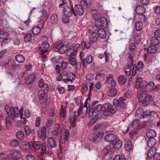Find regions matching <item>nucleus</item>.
Masks as SVG:
<instances>
[{"mask_svg":"<svg viewBox=\"0 0 160 160\" xmlns=\"http://www.w3.org/2000/svg\"><path fill=\"white\" fill-rule=\"evenodd\" d=\"M35 126L36 127H40L41 122V119L40 117H37L35 119Z\"/></svg>","mask_w":160,"mask_h":160,"instance_id":"nucleus-61","label":"nucleus"},{"mask_svg":"<svg viewBox=\"0 0 160 160\" xmlns=\"http://www.w3.org/2000/svg\"><path fill=\"white\" fill-rule=\"evenodd\" d=\"M157 87V85L155 87L154 83L153 82L151 81L148 84L146 83L145 89L151 92Z\"/></svg>","mask_w":160,"mask_h":160,"instance_id":"nucleus-19","label":"nucleus"},{"mask_svg":"<svg viewBox=\"0 0 160 160\" xmlns=\"http://www.w3.org/2000/svg\"><path fill=\"white\" fill-rule=\"evenodd\" d=\"M95 25L97 27H102L107 23L106 19L103 17L96 20Z\"/></svg>","mask_w":160,"mask_h":160,"instance_id":"nucleus-11","label":"nucleus"},{"mask_svg":"<svg viewBox=\"0 0 160 160\" xmlns=\"http://www.w3.org/2000/svg\"><path fill=\"white\" fill-rule=\"evenodd\" d=\"M143 67V62L141 61L138 62L137 65H136L135 64H134L132 70V76H134L136 74V71H134V68H135L136 70H137L139 72H140L142 71Z\"/></svg>","mask_w":160,"mask_h":160,"instance_id":"nucleus-9","label":"nucleus"},{"mask_svg":"<svg viewBox=\"0 0 160 160\" xmlns=\"http://www.w3.org/2000/svg\"><path fill=\"white\" fill-rule=\"evenodd\" d=\"M39 87L41 88H43L42 89L45 90L46 92H48L49 88L48 85L44 83L43 80L41 79H40L38 83Z\"/></svg>","mask_w":160,"mask_h":160,"instance_id":"nucleus-21","label":"nucleus"},{"mask_svg":"<svg viewBox=\"0 0 160 160\" xmlns=\"http://www.w3.org/2000/svg\"><path fill=\"white\" fill-rule=\"evenodd\" d=\"M157 133L155 131L152 129H149L146 132V135L148 138H153L156 136Z\"/></svg>","mask_w":160,"mask_h":160,"instance_id":"nucleus-26","label":"nucleus"},{"mask_svg":"<svg viewBox=\"0 0 160 160\" xmlns=\"http://www.w3.org/2000/svg\"><path fill=\"white\" fill-rule=\"evenodd\" d=\"M118 81L120 84L123 85L126 83L127 79L124 76L120 75L118 78Z\"/></svg>","mask_w":160,"mask_h":160,"instance_id":"nucleus-30","label":"nucleus"},{"mask_svg":"<svg viewBox=\"0 0 160 160\" xmlns=\"http://www.w3.org/2000/svg\"><path fill=\"white\" fill-rule=\"evenodd\" d=\"M142 21H138L135 23V27L136 30L138 31L141 30L142 27Z\"/></svg>","mask_w":160,"mask_h":160,"instance_id":"nucleus-45","label":"nucleus"},{"mask_svg":"<svg viewBox=\"0 0 160 160\" xmlns=\"http://www.w3.org/2000/svg\"><path fill=\"white\" fill-rule=\"evenodd\" d=\"M86 82L87 81L91 82H90V85H89V92L91 93V91L93 90L94 87L93 86L94 85V83L92 81L93 79V76L90 73H88L86 75Z\"/></svg>","mask_w":160,"mask_h":160,"instance_id":"nucleus-12","label":"nucleus"},{"mask_svg":"<svg viewBox=\"0 0 160 160\" xmlns=\"http://www.w3.org/2000/svg\"><path fill=\"white\" fill-rule=\"evenodd\" d=\"M76 111H74L70 112V120H76L77 115Z\"/></svg>","mask_w":160,"mask_h":160,"instance_id":"nucleus-62","label":"nucleus"},{"mask_svg":"<svg viewBox=\"0 0 160 160\" xmlns=\"http://www.w3.org/2000/svg\"><path fill=\"white\" fill-rule=\"evenodd\" d=\"M24 129L26 136L31 135L33 136V137H34V131L33 129H31L29 125H25L24 126Z\"/></svg>","mask_w":160,"mask_h":160,"instance_id":"nucleus-18","label":"nucleus"},{"mask_svg":"<svg viewBox=\"0 0 160 160\" xmlns=\"http://www.w3.org/2000/svg\"><path fill=\"white\" fill-rule=\"evenodd\" d=\"M19 143V142L18 140L14 139L9 143V145L12 147H16L18 145Z\"/></svg>","mask_w":160,"mask_h":160,"instance_id":"nucleus-51","label":"nucleus"},{"mask_svg":"<svg viewBox=\"0 0 160 160\" xmlns=\"http://www.w3.org/2000/svg\"><path fill=\"white\" fill-rule=\"evenodd\" d=\"M14 62V61L12 59H8V65L10 69H12L14 65L15 64Z\"/></svg>","mask_w":160,"mask_h":160,"instance_id":"nucleus-56","label":"nucleus"},{"mask_svg":"<svg viewBox=\"0 0 160 160\" xmlns=\"http://www.w3.org/2000/svg\"><path fill=\"white\" fill-rule=\"evenodd\" d=\"M145 11V8L142 5H138L136 8V12L138 15L142 14Z\"/></svg>","mask_w":160,"mask_h":160,"instance_id":"nucleus-24","label":"nucleus"},{"mask_svg":"<svg viewBox=\"0 0 160 160\" xmlns=\"http://www.w3.org/2000/svg\"><path fill=\"white\" fill-rule=\"evenodd\" d=\"M5 109L8 116H10L12 120H14L15 118H18L20 115L19 112V109L16 107H9L8 105L5 106Z\"/></svg>","mask_w":160,"mask_h":160,"instance_id":"nucleus-2","label":"nucleus"},{"mask_svg":"<svg viewBox=\"0 0 160 160\" xmlns=\"http://www.w3.org/2000/svg\"><path fill=\"white\" fill-rule=\"evenodd\" d=\"M156 140L153 138H149L148 141V145L150 148L152 147L156 143Z\"/></svg>","mask_w":160,"mask_h":160,"instance_id":"nucleus-37","label":"nucleus"},{"mask_svg":"<svg viewBox=\"0 0 160 160\" xmlns=\"http://www.w3.org/2000/svg\"><path fill=\"white\" fill-rule=\"evenodd\" d=\"M103 105L98 104L94 108H91L89 110V115L91 117L94 112L97 113L101 111H103Z\"/></svg>","mask_w":160,"mask_h":160,"instance_id":"nucleus-10","label":"nucleus"},{"mask_svg":"<svg viewBox=\"0 0 160 160\" xmlns=\"http://www.w3.org/2000/svg\"><path fill=\"white\" fill-rule=\"evenodd\" d=\"M144 111L142 108L138 109L135 113V115L137 116L139 118H143V117Z\"/></svg>","mask_w":160,"mask_h":160,"instance_id":"nucleus-44","label":"nucleus"},{"mask_svg":"<svg viewBox=\"0 0 160 160\" xmlns=\"http://www.w3.org/2000/svg\"><path fill=\"white\" fill-rule=\"evenodd\" d=\"M133 56L132 55L130 54L128 57L127 65L129 66H131L133 65Z\"/></svg>","mask_w":160,"mask_h":160,"instance_id":"nucleus-53","label":"nucleus"},{"mask_svg":"<svg viewBox=\"0 0 160 160\" xmlns=\"http://www.w3.org/2000/svg\"><path fill=\"white\" fill-rule=\"evenodd\" d=\"M24 39L26 42H33L35 40V37L29 32H27L24 35Z\"/></svg>","mask_w":160,"mask_h":160,"instance_id":"nucleus-15","label":"nucleus"},{"mask_svg":"<svg viewBox=\"0 0 160 160\" xmlns=\"http://www.w3.org/2000/svg\"><path fill=\"white\" fill-rule=\"evenodd\" d=\"M69 135V133L68 130L67 129L64 130V129H61V142L63 144H64L65 142L68 141Z\"/></svg>","mask_w":160,"mask_h":160,"instance_id":"nucleus-8","label":"nucleus"},{"mask_svg":"<svg viewBox=\"0 0 160 160\" xmlns=\"http://www.w3.org/2000/svg\"><path fill=\"white\" fill-rule=\"evenodd\" d=\"M100 134L98 132L97 133H91L88 136V138L91 141L94 142L97 141V140L99 137Z\"/></svg>","mask_w":160,"mask_h":160,"instance_id":"nucleus-25","label":"nucleus"},{"mask_svg":"<svg viewBox=\"0 0 160 160\" xmlns=\"http://www.w3.org/2000/svg\"><path fill=\"white\" fill-rule=\"evenodd\" d=\"M11 40V38L9 37L4 38L1 41V44L2 46H4L7 43H9Z\"/></svg>","mask_w":160,"mask_h":160,"instance_id":"nucleus-48","label":"nucleus"},{"mask_svg":"<svg viewBox=\"0 0 160 160\" xmlns=\"http://www.w3.org/2000/svg\"><path fill=\"white\" fill-rule=\"evenodd\" d=\"M74 8L76 12L78 15L81 16L83 14L84 10L82 6L79 4H76Z\"/></svg>","mask_w":160,"mask_h":160,"instance_id":"nucleus-16","label":"nucleus"},{"mask_svg":"<svg viewBox=\"0 0 160 160\" xmlns=\"http://www.w3.org/2000/svg\"><path fill=\"white\" fill-rule=\"evenodd\" d=\"M0 36L3 38V37H4V38L9 37V33L3 30H0Z\"/></svg>","mask_w":160,"mask_h":160,"instance_id":"nucleus-55","label":"nucleus"},{"mask_svg":"<svg viewBox=\"0 0 160 160\" xmlns=\"http://www.w3.org/2000/svg\"><path fill=\"white\" fill-rule=\"evenodd\" d=\"M58 61L60 63H61V68L62 70L65 69L68 66V62L66 61H63L62 58H60L58 59Z\"/></svg>","mask_w":160,"mask_h":160,"instance_id":"nucleus-38","label":"nucleus"},{"mask_svg":"<svg viewBox=\"0 0 160 160\" xmlns=\"http://www.w3.org/2000/svg\"><path fill=\"white\" fill-rule=\"evenodd\" d=\"M50 45L49 43L47 42H44L42 43V45L40 46V48L44 52H47L48 49Z\"/></svg>","mask_w":160,"mask_h":160,"instance_id":"nucleus-35","label":"nucleus"},{"mask_svg":"<svg viewBox=\"0 0 160 160\" xmlns=\"http://www.w3.org/2000/svg\"><path fill=\"white\" fill-rule=\"evenodd\" d=\"M61 143V142H60L59 147L60 148V151H59L60 152H58V156L59 160H63V155L62 152V147L63 146Z\"/></svg>","mask_w":160,"mask_h":160,"instance_id":"nucleus-46","label":"nucleus"},{"mask_svg":"<svg viewBox=\"0 0 160 160\" xmlns=\"http://www.w3.org/2000/svg\"><path fill=\"white\" fill-rule=\"evenodd\" d=\"M98 34L99 35L100 38H105L107 35L105 30L102 28H99L98 31Z\"/></svg>","mask_w":160,"mask_h":160,"instance_id":"nucleus-33","label":"nucleus"},{"mask_svg":"<svg viewBox=\"0 0 160 160\" xmlns=\"http://www.w3.org/2000/svg\"><path fill=\"white\" fill-rule=\"evenodd\" d=\"M33 148L36 150H39L41 147L40 142H33L32 145Z\"/></svg>","mask_w":160,"mask_h":160,"instance_id":"nucleus-50","label":"nucleus"},{"mask_svg":"<svg viewBox=\"0 0 160 160\" xmlns=\"http://www.w3.org/2000/svg\"><path fill=\"white\" fill-rule=\"evenodd\" d=\"M81 45L82 50L84 49L85 48H88L90 46V45L89 43H86L84 41L82 42Z\"/></svg>","mask_w":160,"mask_h":160,"instance_id":"nucleus-58","label":"nucleus"},{"mask_svg":"<svg viewBox=\"0 0 160 160\" xmlns=\"http://www.w3.org/2000/svg\"><path fill=\"white\" fill-rule=\"evenodd\" d=\"M138 119H136L132 121L131 125L132 128H135L139 126Z\"/></svg>","mask_w":160,"mask_h":160,"instance_id":"nucleus-60","label":"nucleus"},{"mask_svg":"<svg viewBox=\"0 0 160 160\" xmlns=\"http://www.w3.org/2000/svg\"><path fill=\"white\" fill-rule=\"evenodd\" d=\"M90 41L92 42H96L98 37V34L94 32H90Z\"/></svg>","mask_w":160,"mask_h":160,"instance_id":"nucleus-23","label":"nucleus"},{"mask_svg":"<svg viewBox=\"0 0 160 160\" xmlns=\"http://www.w3.org/2000/svg\"><path fill=\"white\" fill-rule=\"evenodd\" d=\"M41 31V28L38 26H35L32 29V33L35 35H38Z\"/></svg>","mask_w":160,"mask_h":160,"instance_id":"nucleus-40","label":"nucleus"},{"mask_svg":"<svg viewBox=\"0 0 160 160\" xmlns=\"http://www.w3.org/2000/svg\"><path fill=\"white\" fill-rule=\"evenodd\" d=\"M15 60L19 63H22L25 60V58L21 54H18L15 57Z\"/></svg>","mask_w":160,"mask_h":160,"instance_id":"nucleus-39","label":"nucleus"},{"mask_svg":"<svg viewBox=\"0 0 160 160\" xmlns=\"http://www.w3.org/2000/svg\"><path fill=\"white\" fill-rule=\"evenodd\" d=\"M38 133L39 138H41L43 137L46 138L47 137V128L45 126L42 127L41 130H38Z\"/></svg>","mask_w":160,"mask_h":160,"instance_id":"nucleus-14","label":"nucleus"},{"mask_svg":"<svg viewBox=\"0 0 160 160\" xmlns=\"http://www.w3.org/2000/svg\"><path fill=\"white\" fill-rule=\"evenodd\" d=\"M80 47V45L77 44L74 46H72L70 47H67L66 55L67 56L75 55L78 52V49Z\"/></svg>","mask_w":160,"mask_h":160,"instance_id":"nucleus-4","label":"nucleus"},{"mask_svg":"<svg viewBox=\"0 0 160 160\" xmlns=\"http://www.w3.org/2000/svg\"><path fill=\"white\" fill-rule=\"evenodd\" d=\"M58 16L56 13L52 14L50 18V22L52 24L57 23L58 21Z\"/></svg>","mask_w":160,"mask_h":160,"instance_id":"nucleus-41","label":"nucleus"},{"mask_svg":"<svg viewBox=\"0 0 160 160\" xmlns=\"http://www.w3.org/2000/svg\"><path fill=\"white\" fill-rule=\"evenodd\" d=\"M85 59V61L87 63L90 64L92 62V56L90 54L87 55Z\"/></svg>","mask_w":160,"mask_h":160,"instance_id":"nucleus-59","label":"nucleus"},{"mask_svg":"<svg viewBox=\"0 0 160 160\" xmlns=\"http://www.w3.org/2000/svg\"><path fill=\"white\" fill-rule=\"evenodd\" d=\"M63 14L67 17H70L73 15L76 16V15L72 7H70L68 6H64L62 10Z\"/></svg>","mask_w":160,"mask_h":160,"instance_id":"nucleus-5","label":"nucleus"},{"mask_svg":"<svg viewBox=\"0 0 160 160\" xmlns=\"http://www.w3.org/2000/svg\"><path fill=\"white\" fill-rule=\"evenodd\" d=\"M124 70L125 75L128 76H129L131 72V66L129 65H125L124 67Z\"/></svg>","mask_w":160,"mask_h":160,"instance_id":"nucleus-36","label":"nucleus"},{"mask_svg":"<svg viewBox=\"0 0 160 160\" xmlns=\"http://www.w3.org/2000/svg\"><path fill=\"white\" fill-rule=\"evenodd\" d=\"M156 47L154 45H152L148 47V51L150 53H153L156 50Z\"/></svg>","mask_w":160,"mask_h":160,"instance_id":"nucleus-52","label":"nucleus"},{"mask_svg":"<svg viewBox=\"0 0 160 160\" xmlns=\"http://www.w3.org/2000/svg\"><path fill=\"white\" fill-rule=\"evenodd\" d=\"M117 110L116 106H112L109 103H106L103 105V111L109 112L111 113H115Z\"/></svg>","mask_w":160,"mask_h":160,"instance_id":"nucleus-3","label":"nucleus"},{"mask_svg":"<svg viewBox=\"0 0 160 160\" xmlns=\"http://www.w3.org/2000/svg\"><path fill=\"white\" fill-rule=\"evenodd\" d=\"M20 148L25 150H28L30 148V144L28 142H22L20 145Z\"/></svg>","mask_w":160,"mask_h":160,"instance_id":"nucleus-28","label":"nucleus"},{"mask_svg":"<svg viewBox=\"0 0 160 160\" xmlns=\"http://www.w3.org/2000/svg\"><path fill=\"white\" fill-rule=\"evenodd\" d=\"M10 155L14 158H19L21 157L22 155L19 152L15 151L11 152L10 153Z\"/></svg>","mask_w":160,"mask_h":160,"instance_id":"nucleus-42","label":"nucleus"},{"mask_svg":"<svg viewBox=\"0 0 160 160\" xmlns=\"http://www.w3.org/2000/svg\"><path fill=\"white\" fill-rule=\"evenodd\" d=\"M57 140L52 138H50L48 139L47 142V146L49 148H52L57 146Z\"/></svg>","mask_w":160,"mask_h":160,"instance_id":"nucleus-13","label":"nucleus"},{"mask_svg":"<svg viewBox=\"0 0 160 160\" xmlns=\"http://www.w3.org/2000/svg\"><path fill=\"white\" fill-rule=\"evenodd\" d=\"M143 81L142 80V78L141 77H139L136 80L135 88L137 89L139 88V86L142 83Z\"/></svg>","mask_w":160,"mask_h":160,"instance_id":"nucleus-54","label":"nucleus"},{"mask_svg":"<svg viewBox=\"0 0 160 160\" xmlns=\"http://www.w3.org/2000/svg\"><path fill=\"white\" fill-rule=\"evenodd\" d=\"M48 92L44 89L39 90L38 92V95L39 99L41 100H43L45 97V93Z\"/></svg>","mask_w":160,"mask_h":160,"instance_id":"nucleus-31","label":"nucleus"},{"mask_svg":"<svg viewBox=\"0 0 160 160\" xmlns=\"http://www.w3.org/2000/svg\"><path fill=\"white\" fill-rule=\"evenodd\" d=\"M75 78V75L72 72L68 73L66 78H64L63 80L65 82H68L72 81Z\"/></svg>","mask_w":160,"mask_h":160,"instance_id":"nucleus-20","label":"nucleus"},{"mask_svg":"<svg viewBox=\"0 0 160 160\" xmlns=\"http://www.w3.org/2000/svg\"><path fill=\"white\" fill-rule=\"evenodd\" d=\"M16 136L19 140H22L24 137L23 132L21 131L18 132L16 133Z\"/></svg>","mask_w":160,"mask_h":160,"instance_id":"nucleus-47","label":"nucleus"},{"mask_svg":"<svg viewBox=\"0 0 160 160\" xmlns=\"http://www.w3.org/2000/svg\"><path fill=\"white\" fill-rule=\"evenodd\" d=\"M117 93V89L115 88H111L108 92V94L109 96L111 97H114Z\"/></svg>","mask_w":160,"mask_h":160,"instance_id":"nucleus-29","label":"nucleus"},{"mask_svg":"<svg viewBox=\"0 0 160 160\" xmlns=\"http://www.w3.org/2000/svg\"><path fill=\"white\" fill-rule=\"evenodd\" d=\"M117 138V136L113 134H108L104 137L105 141L108 142H112L115 140Z\"/></svg>","mask_w":160,"mask_h":160,"instance_id":"nucleus-17","label":"nucleus"},{"mask_svg":"<svg viewBox=\"0 0 160 160\" xmlns=\"http://www.w3.org/2000/svg\"><path fill=\"white\" fill-rule=\"evenodd\" d=\"M122 145V142L121 140H117L116 141V143L114 144V146L115 148H117L118 149H119Z\"/></svg>","mask_w":160,"mask_h":160,"instance_id":"nucleus-57","label":"nucleus"},{"mask_svg":"<svg viewBox=\"0 0 160 160\" xmlns=\"http://www.w3.org/2000/svg\"><path fill=\"white\" fill-rule=\"evenodd\" d=\"M47 21V18H40L38 22V26L41 28H43L45 26Z\"/></svg>","mask_w":160,"mask_h":160,"instance_id":"nucleus-32","label":"nucleus"},{"mask_svg":"<svg viewBox=\"0 0 160 160\" xmlns=\"http://www.w3.org/2000/svg\"><path fill=\"white\" fill-rule=\"evenodd\" d=\"M91 15L95 20L99 19L101 17V16L98 13V11L95 9L92 10L91 11Z\"/></svg>","mask_w":160,"mask_h":160,"instance_id":"nucleus-27","label":"nucleus"},{"mask_svg":"<svg viewBox=\"0 0 160 160\" xmlns=\"http://www.w3.org/2000/svg\"><path fill=\"white\" fill-rule=\"evenodd\" d=\"M68 62L72 66H74L76 64V59L74 58H70L68 60Z\"/></svg>","mask_w":160,"mask_h":160,"instance_id":"nucleus-64","label":"nucleus"},{"mask_svg":"<svg viewBox=\"0 0 160 160\" xmlns=\"http://www.w3.org/2000/svg\"><path fill=\"white\" fill-rule=\"evenodd\" d=\"M141 39V35L140 33L136 35L134 38V42L136 44H138L140 42Z\"/></svg>","mask_w":160,"mask_h":160,"instance_id":"nucleus-49","label":"nucleus"},{"mask_svg":"<svg viewBox=\"0 0 160 160\" xmlns=\"http://www.w3.org/2000/svg\"><path fill=\"white\" fill-rule=\"evenodd\" d=\"M125 148L126 150L128 152L130 151L132 149V144L130 141L128 140H126L125 145Z\"/></svg>","mask_w":160,"mask_h":160,"instance_id":"nucleus-34","label":"nucleus"},{"mask_svg":"<svg viewBox=\"0 0 160 160\" xmlns=\"http://www.w3.org/2000/svg\"><path fill=\"white\" fill-rule=\"evenodd\" d=\"M151 43L153 45L155 46L158 45L159 43V39L156 37H152L150 40Z\"/></svg>","mask_w":160,"mask_h":160,"instance_id":"nucleus-43","label":"nucleus"},{"mask_svg":"<svg viewBox=\"0 0 160 160\" xmlns=\"http://www.w3.org/2000/svg\"><path fill=\"white\" fill-rule=\"evenodd\" d=\"M114 79L113 75L111 74H109L107 75L106 80L108 82L110 83V81Z\"/></svg>","mask_w":160,"mask_h":160,"instance_id":"nucleus-63","label":"nucleus"},{"mask_svg":"<svg viewBox=\"0 0 160 160\" xmlns=\"http://www.w3.org/2000/svg\"><path fill=\"white\" fill-rule=\"evenodd\" d=\"M35 78V76L33 74L28 75L25 78V82L27 84H30L33 82Z\"/></svg>","mask_w":160,"mask_h":160,"instance_id":"nucleus-22","label":"nucleus"},{"mask_svg":"<svg viewBox=\"0 0 160 160\" xmlns=\"http://www.w3.org/2000/svg\"><path fill=\"white\" fill-rule=\"evenodd\" d=\"M138 98L140 104L144 107L147 106L153 100L152 95L150 94L148 95L146 90H142L139 93Z\"/></svg>","mask_w":160,"mask_h":160,"instance_id":"nucleus-1","label":"nucleus"},{"mask_svg":"<svg viewBox=\"0 0 160 160\" xmlns=\"http://www.w3.org/2000/svg\"><path fill=\"white\" fill-rule=\"evenodd\" d=\"M126 99V97H120L119 98L118 100L116 98H114L113 101V105L116 106V107H118L121 108L122 109L126 107L125 104L123 102Z\"/></svg>","mask_w":160,"mask_h":160,"instance_id":"nucleus-6","label":"nucleus"},{"mask_svg":"<svg viewBox=\"0 0 160 160\" xmlns=\"http://www.w3.org/2000/svg\"><path fill=\"white\" fill-rule=\"evenodd\" d=\"M53 49L55 51L58 52L60 54L66 53L67 46L64 45L63 43H61L55 46Z\"/></svg>","mask_w":160,"mask_h":160,"instance_id":"nucleus-7","label":"nucleus"}]
</instances>
